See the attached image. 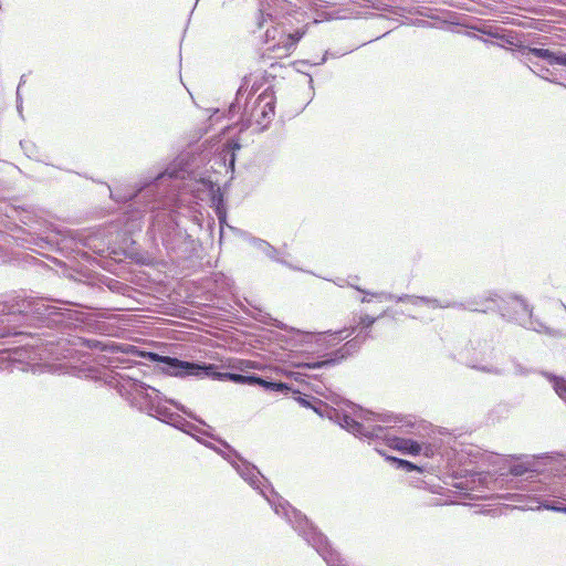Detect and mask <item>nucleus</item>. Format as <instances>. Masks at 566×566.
Wrapping results in <instances>:
<instances>
[{
    "label": "nucleus",
    "mask_w": 566,
    "mask_h": 566,
    "mask_svg": "<svg viewBox=\"0 0 566 566\" xmlns=\"http://www.w3.org/2000/svg\"><path fill=\"white\" fill-rule=\"evenodd\" d=\"M296 400H297V401L300 402V405H302L303 407H306V408H313V407H312V405H311V402H310L308 400H306L305 398L298 397Z\"/></svg>",
    "instance_id": "14"
},
{
    "label": "nucleus",
    "mask_w": 566,
    "mask_h": 566,
    "mask_svg": "<svg viewBox=\"0 0 566 566\" xmlns=\"http://www.w3.org/2000/svg\"><path fill=\"white\" fill-rule=\"evenodd\" d=\"M143 357H147L151 361L163 363L167 365L163 370L175 377H184V376H200L203 374H209V371L214 369V365H199L195 363L184 361L178 358L161 356L156 353H147L143 354Z\"/></svg>",
    "instance_id": "1"
},
{
    "label": "nucleus",
    "mask_w": 566,
    "mask_h": 566,
    "mask_svg": "<svg viewBox=\"0 0 566 566\" xmlns=\"http://www.w3.org/2000/svg\"><path fill=\"white\" fill-rule=\"evenodd\" d=\"M528 52L536 57H541L547 60L549 64H558L566 66V53L565 54H556L548 49L541 48H530Z\"/></svg>",
    "instance_id": "6"
},
{
    "label": "nucleus",
    "mask_w": 566,
    "mask_h": 566,
    "mask_svg": "<svg viewBox=\"0 0 566 566\" xmlns=\"http://www.w3.org/2000/svg\"><path fill=\"white\" fill-rule=\"evenodd\" d=\"M555 390L559 397L566 399V381L565 380H557L555 382Z\"/></svg>",
    "instance_id": "12"
},
{
    "label": "nucleus",
    "mask_w": 566,
    "mask_h": 566,
    "mask_svg": "<svg viewBox=\"0 0 566 566\" xmlns=\"http://www.w3.org/2000/svg\"><path fill=\"white\" fill-rule=\"evenodd\" d=\"M387 459L389 461L396 462L399 468H402V469H405L407 471L422 472V469L420 467H418L417 464H415V463H412L410 461H407V460H403V459H398L396 457H388Z\"/></svg>",
    "instance_id": "10"
},
{
    "label": "nucleus",
    "mask_w": 566,
    "mask_h": 566,
    "mask_svg": "<svg viewBox=\"0 0 566 566\" xmlns=\"http://www.w3.org/2000/svg\"><path fill=\"white\" fill-rule=\"evenodd\" d=\"M216 367L213 370L209 371V374H205L206 376L220 379V380H229L240 385H253L254 375H243L238 373H219L216 371Z\"/></svg>",
    "instance_id": "5"
},
{
    "label": "nucleus",
    "mask_w": 566,
    "mask_h": 566,
    "mask_svg": "<svg viewBox=\"0 0 566 566\" xmlns=\"http://www.w3.org/2000/svg\"><path fill=\"white\" fill-rule=\"evenodd\" d=\"M375 317H371L369 315H363L359 317V321L357 322V327L361 329L369 328L375 323Z\"/></svg>",
    "instance_id": "11"
},
{
    "label": "nucleus",
    "mask_w": 566,
    "mask_h": 566,
    "mask_svg": "<svg viewBox=\"0 0 566 566\" xmlns=\"http://www.w3.org/2000/svg\"><path fill=\"white\" fill-rule=\"evenodd\" d=\"M334 364H335L334 359H325V360H317V361H313V363H296V364H294V367H296V368L305 367V368H310V369H316V368H322V367L334 365Z\"/></svg>",
    "instance_id": "9"
},
{
    "label": "nucleus",
    "mask_w": 566,
    "mask_h": 566,
    "mask_svg": "<svg viewBox=\"0 0 566 566\" xmlns=\"http://www.w3.org/2000/svg\"><path fill=\"white\" fill-rule=\"evenodd\" d=\"M253 385H259L266 390L281 391L285 394L291 390V387L285 382L269 381L259 376H254Z\"/></svg>",
    "instance_id": "8"
},
{
    "label": "nucleus",
    "mask_w": 566,
    "mask_h": 566,
    "mask_svg": "<svg viewBox=\"0 0 566 566\" xmlns=\"http://www.w3.org/2000/svg\"><path fill=\"white\" fill-rule=\"evenodd\" d=\"M543 507L546 509V510H551V511H557V512H565L566 513V507H557V506L549 505V504H543Z\"/></svg>",
    "instance_id": "13"
},
{
    "label": "nucleus",
    "mask_w": 566,
    "mask_h": 566,
    "mask_svg": "<svg viewBox=\"0 0 566 566\" xmlns=\"http://www.w3.org/2000/svg\"><path fill=\"white\" fill-rule=\"evenodd\" d=\"M386 443L389 448L400 451L401 453L405 454L418 455L422 451V446L419 442L412 439L401 438L397 436L387 437Z\"/></svg>",
    "instance_id": "4"
},
{
    "label": "nucleus",
    "mask_w": 566,
    "mask_h": 566,
    "mask_svg": "<svg viewBox=\"0 0 566 566\" xmlns=\"http://www.w3.org/2000/svg\"><path fill=\"white\" fill-rule=\"evenodd\" d=\"M512 472H513L514 474H516V475H517V474H521L520 469H513V470H512Z\"/></svg>",
    "instance_id": "15"
},
{
    "label": "nucleus",
    "mask_w": 566,
    "mask_h": 566,
    "mask_svg": "<svg viewBox=\"0 0 566 566\" xmlns=\"http://www.w3.org/2000/svg\"><path fill=\"white\" fill-rule=\"evenodd\" d=\"M231 368L241 371L243 375H249V371L251 370H263L265 366L262 364L250 360V359H239L233 365H231Z\"/></svg>",
    "instance_id": "7"
},
{
    "label": "nucleus",
    "mask_w": 566,
    "mask_h": 566,
    "mask_svg": "<svg viewBox=\"0 0 566 566\" xmlns=\"http://www.w3.org/2000/svg\"><path fill=\"white\" fill-rule=\"evenodd\" d=\"M305 32L306 30H297L294 33H286L283 27L273 25L265 31V44L272 53L289 55Z\"/></svg>",
    "instance_id": "2"
},
{
    "label": "nucleus",
    "mask_w": 566,
    "mask_h": 566,
    "mask_svg": "<svg viewBox=\"0 0 566 566\" xmlns=\"http://www.w3.org/2000/svg\"><path fill=\"white\" fill-rule=\"evenodd\" d=\"M275 95L273 91L265 90L255 99L251 109L250 120L261 129L268 127L275 115Z\"/></svg>",
    "instance_id": "3"
}]
</instances>
